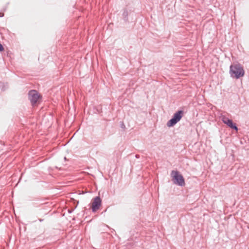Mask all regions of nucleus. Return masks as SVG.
Wrapping results in <instances>:
<instances>
[{
  "label": "nucleus",
  "mask_w": 249,
  "mask_h": 249,
  "mask_svg": "<svg viewBox=\"0 0 249 249\" xmlns=\"http://www.w3.org/2000/svg\"><path fill=\"white\" fill-rule=\"evenodd\" d=\"M3 16V14L0 13V17H2Z\"/></svg>",
  "instance_id": "6e6552de"
},
{
  "label": "nucleus",
  "mask_w": 249,
  "mask_h": 249,
  "mask_svg": "<svg viewBox=\"0 0 249 249\" xmlns=\"http://www.w3.org/2000/svg\"><path fill=\"white\" fill-rule=\"evenodd\" d=\"M4 50V48H3V47L2 46V45L0 43V51H3Z\"/></svg>",
  "instance_id": "0eeeda50"
},
{
  "label": "nucleus",
  "mask_w": 249,
  "mask_h": 249,
  "mask_svg": "<svg viewBox=\"0 0 249 249\" xmlns=\"http://www.w3.org/2000/svg\"><path fill=\"white\" fill-rule=\"evenodd\" d=\"M183 112L182 110H179L175 113L173 118L168 121L167 126L168 127H172L174 126L178 122L182 117Z\"/></svg>",
  "instance_id": "7ed1b4c3"
},
{
  "label": "nucleus",
  "mask_w": 249,
  "mask_h": 249,
  "mask_svg": "<svg viewBox=\"0 0 249 249\" xmlns=\"http://www.w3.org/2000/svg\"><path fill=\"white\" fill-rule=\"evenodd\" d=\"M125 14H126V15H127V13H125V12H124V15H125Z\"/></svg>",
  "instance_id": "1a4fd4ad"
},
{
  "label": "nucleus",
  "mask_w": 249,
  "mask_h": 249,
  "mask_svg": "<svg viewBox=\"0 0 249 249\" xmlns=\"http://www.w3.org/2000/svg\"><path fill=\"white\" fill-rule=\"evenodd\" d=\"M40 97V95L36 90H31L29 93V98L32 105L37 103Z\"/></svg>",
  "instance_id": "20e7f679"
},
{
  "label": "nucleus",
  "mask_w": 249,
  "mask_h": 249,
  "mask_svg": "<svg viewBox=\"0 0 249 249\" xmlns=\"http://www.w3.org/2000/svg\"><path fill=\"white\" fill-rule=\"evenodd\" d=\"M171 177L173 183L180 186L185 185V181L183 176L177 170H173L171 173Z\"/></svg>",
  "instance_id": "f03ea898"
},
{
  "label": "nucleus",
  "mask_w": 249,
  "mask_h": 249,
  "mask_svg": "<svg viewBox=\"0 0 249 249\" xmlns=\"http://www.w3.org/2000/svg\"><path fill=\"white\" fill-rule=\"evenodd\" d=\"M101 205V200L99 196L95 197L92 203V210L93 212H96L99 209L100 206Z\"/></svg>",
  "instance_id": "423d86ee"
},
{
  "label": "nucleus",
  "mask_w": 249,
  "mask_h": 249,
  "mask_svg": "<svg viewBox=\"0 0 249 249\" xmlns=\"http://www.w3.org/2000/svg\"><path fill=\"white\" fill-rule=\"evenodd\" d=\"M230 73L232 77L238 79L244 75L245 71L240 65L234 64L230 66Z\"/></svg>",
  "instance_id": "f257e3e1"
},
{
  "label": "nucleus",
  "mask_w": 249,
  "mask_h": 249,
  "mask_svg": "<svg viewBox=\"0 0 249 249\" xmlns=\"http://www.w3.org/2000/svg\"><path fill=\"white\" fill-rule=\"evenodd\" d=\"M221 120L222 122L226 124H227L229 127L231 128H232L236 131L238 130V128L236 126L235 124H233L232 120L229 119L228 117L224 115H222L221 116Z\"/></svg>",
  "instance_id": "39448f33"
}]
</instances>
